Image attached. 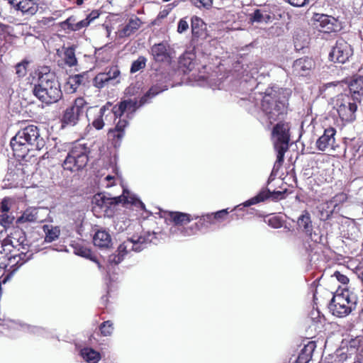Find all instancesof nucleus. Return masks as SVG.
Listing matches in <instances>:
<instances>
[{"label":"nucleus","instance_id":"f257e3e1","mask_svg":"<svg viewBox=\"0 0 363 363\" xmlns=\"http://www.w3.org/2000/svg\"><path fill=\"white\" fill-rule=\"evenodd\" d=\"M257 91L252 93L249 100L255 103V106L260 101V108L270 123L282 118L287 111V98L290 94L289 90L277 87H268L264 92Z\"/></svg>","mask_w":363,"mask_h":363},{"label":"nucleus","instance_id":"f03ea898","mask_svg":"<svg viewBox=\"0 0 363 363\" xmlns=\"http://www.w3.org/2000/svg\"><path fill=\"white\" fill-rule=\"evenodd\" d=\"M10 145L16 156L24 157L30 151L42 150L45 141L37 126L28 125L16 133L11 138Z\"/></svg>","mask_w":363,"mask_h":363},{"label":"nucleus","instance_id":"7ed1b4c3","mask_svg":"<svg viewBox=\"0 0 363 363\" xmlns=\"http://www.w3.org/2000/svg\"><path fill=\"white\" fill-rule=\"evenodd\" d=\"M32 91L37 99L46 104L56 103L62 96L60 83L52 73L41 74Z\"/></svg>","mask_w":363,"mask_h":363},{"label":"nucleus","instance_id":"20e7f679","mask_svg":"<svg viewBox=\"0 0 363 363\" xmlns=\"http://www.w3.org/2000/svg\"><path fill=\"white\" fill-rule=\"evenodd\" d=\"M156 233L147 232L140 235H133L122 242L116 250V253L108 256L109 264H118L131 252H140L147 247L149 243L154 242Z\"/></svg>","mask_w":363,"mask_h":363},{"label":"nucleus","instance_id":"39448f33","mask_svg":"<svg viewBox=\"0 0 363 363\" xmlns=\"http://www.w3.org/2000/svg\"><path fill=\"white\" fill-rule=\"evenodd\" d=\"M168 86L167 84H164L163 83L157 84L153 85L148 91L141 97L139 102L135 100L128 99L120 102L118 105H115L113 107L111 106L114 119L116 120L118 117H122L125 113H126L127 118H132L135 112L139 107L147 103L158 94L167 90Z\"/></svg>","mask_w":363,"mask_h":363},{"label":"nucleus","instance_id":"423d86ee","mask_svg":"<svg viewBox=\"0 0 363 363\" xmlns=\"http://www.w3.org/2000/svg\"><path fill=\"white\" fill-rule=\"evenodd\" d=\"M126 192L124 191L122 196L111 197L104 194L99 193L94 196L92 199V211L97 216H111L114 208L116 205L121 203H133L137 205L138 203L143 208L145 205L140 201L134 199L133 197H128L125 196Z\"/></svg>","mask_w":363,"mask_h":363},{"label":"nucleus","instance_id":"0eeeda50","mask_svg":"<svg viewBox=\"0 0 363 363\" xmlns=\"http://www.w3.org/2000/svg\"><path fill=\"white\" fill-rule=\"evenodd\" d=\"M290 125L289 123L279 122L273 128L272 135L274 140V147L277 152L275 167H279L284 162V154L289 149L290 140Z\"/></svg>","mask_w":363,"mask_h":363},{"label":"nucleus","instance_id":"6e6552de","mask_svg":"<svg viewBox=\"0 0 363 363\" xmlns=\"http://www.w3.org/2000/svg\"><path fill=\"white\" fill-rule=\"evenodd\" d=\"M90 148L86 144L76 143L68 152L63 168L71 172L82 169L89 161Z\"/></svg>","mask_w":363,"mask_h":363},{"label":"nucleus","instance_id":"1a4fd4ad","mask_svg":"<svg viewBox=\"0 0 363 363\" xmlns=\"http://www.w3.org/2000/svg\"><path fill=\"white\" fill-rule=\"evenodd\" d=\"M357 297L348 291L335 294L329 303V308L334 315L345 317L355 309Z\"/></svg>","mask_w":363,"mask_h":363},{"label":"nucleus","instance_id":"9d476101","mask_svg":"<svg viewBox=\"0 0 363 363\" xmlns=\"http://www.w3.org/2000/svg\"><path fill=\"white\" fill-rule=\"evenodd\" d=\"M357 101H351V98L345 94L337 95L333 99V108L336 110L342 121L352 122L355 120V112L357 106Z\"/></svg>","mask_w":363,"mask_h":363},{"label":"nucleus","instance_id":"9b49d317","mask_svg":"<svg viewBox=\"0 0 363 363\" xmlns=\"http://www.w3.org/2000/svg\"><path fill=\"white\" fill-rule=\"evenodd\" d=\"M97 107L88 106L87 102L84 98L76 99L73 104L67 107L64 111L62 122L69 125H74L79 121L84 113L89 110L96 111Z\"/></svg>","mask_w":363,"mask_h":363},{"label":"nucleus","instance_id":"f8f14e48","mask_svg":"<svg viewBox=\"0 0 363 363\" xmlns=\"http://www.w3.org/2000/svg\"><path fill=\"white\" fill-rule=\"evenodd\" d=\"M352 54L351 45L345 40L340 38L330 52L329 59L335 63L344 64L349 60Z\"/></svg>","mask_w":363,"mask_h":363},{"label":"nucleus","instance_id":"ddd939ff","mask_svg":"<svg viewBox=\"0 0 363 363\" xmlns=\"http://www.w3.org/2000/svg\"><path fill=\"white\" fill-rule=\"evenodd\" d=\"M153 60L157 62L169 64L174 57V50L167 42L153 45L150 48Z\"/></svg>","mask_w":363,"mask_h":363},{"label":"nucleus","instance_id":"4468645a","mask_svg":"<svg viewBox=\"0 0 363 363\" xmlns=\"http://www.w3.org/2000/svg\"><path fill=\"white\" fill-rule=\"evenodd\" d=\"M336 130L329 127L324 130L323 134L317 140L316 147L320 151L335 150Z\"/></svg>","mask_w":363,"mask_h":363},{"label":"nucleus","instance_id":"2eb2a0df","mask_svg":"<svg viewBox=\"0 0 363 363\" xmlns=\"http://www.w3.org/2000/svg\"><path fill=\"white\" fill-rule=\"evenodd\" d=\"M315 27L320 32L330 33L337 29V20L332 16L324 14H316L315 16Z\"/></svg>","mask_w":363,"mask_h":363},{"label":"nucleus","instance_id":"dca6fc26","mask_svg":"<svg viewBox=\"0 0 363 363\" xmlns=\"http://www.w3.org/2000/svg\"><path fill=\"white\" fill-rule=\"evenodd\" d=\"M284 193L281 191L271 192L268 189H264L255 196L246 201L242 203L243 206L248 207L265 201L268 198H272L273 200H277L282 198Z\"/></svg>","mask_w":363,"mask_h":363},{"label":"nucleus","instance_id":"f3484780","mask_svg":"<svg viewBox=\"0 0 363 363\" xmlns=\"http://www.w3.org/2000/svg\"><path fill=\"white\" fill-rule=\"evenodd\" d=\"M314 66L313 60L308 57H301L294 61L293 64V72L295 74L307 75L311 68Z\"/></svg>","mask_w":363,"mask_h":363},{"label":"nucleus","instance_id":"a211bd4d","mask_svg":"<svg viewBox=\"0 0 363 363\" xmlns=\"http://www.w3.org/2000/svg\"><path fill=\"white\" fill-rule=\"evenodd\" d=\"M112 104L110 102L106 103L104 106L100 108L98 110L97 116L96 118L92 121V125L96 130H101L104 126V117L106 120L107 118L110 116L111 118L113 116V112L111 110Z\"/></svg>","mask_w":363,"mask_h":363},{"label":"nucleus","instance_id":"6ab92c4d","mask_svg":"<svg viewBox=\"0 0 363 363\" xmlns=\"http://www.w3.org/2000/svg\"><path fill=\"white\" fill-rule=\"evenodd\" d=\"M349 89L352 100L360 101V96L363 95V77L354 76L349 84Z\"/></svg>","mask_w":363,"mask_h":363},{"label":"nucleus","instance_id":"aec40b11","mask_svg":"<svg viewBox=\"0 0 363 363\" xmlns=\"http://www.w3.org/2000/svg\"><path fill=\"white\" fill-rule=\"evenodd\" d=\"M93 242L95 246L101 249H108L112 245L111 237L105 230H98L93 238Z\"/></svg>","mask_w":363,"mask_h":363},{"label":"nucleus","instance_id":"412c9836","mask_svg":"<svg viewBox=\"0 0 363 363\" xmlns=\"http://www.w3.org/2000/svg\"><path fill=\"white\" fill-rule=\"evenodd\" d=\"M118 121L116 122V127L114 129L109 130L108 135L113 139H117L118 141H121L125 135V128L128 125V122L125 118L122 117H118Z\"/></svg>","mask_w":363,"mask_h":363},{"label":"nucleus","instance_id":"4be33fe9","mask_svg":"<svg viewBox=\"0 0 363 363\" xmlns=\"http://www.w3.org/2000/svg\"><path fill=\"white\" fill-rule=\"evenodd\" d=\"M297 225L299 230L311 236L313 225L311 216L308 211H303L302 214L298 217Z\"/></svg>","mask_w":363,"mask_h":363},{"label":"nucleus","instance_id":"5701e85b","mask_svg":"<svg viewBox=\"0 0 363 363\" xmlns=\"http://www.w3.org/2000/svg\"><path fill=\"white\" fill-rule=\"evenodd\" d=\"M274 17L267 11L256 9L253 13L249 15V20L252 23H268L272 22Z\"/></svg>","mask_w":363,"mask_h":363},{"label":"nucleus","instance_id":"b1692460","mask_svg":"<svg viewBox=\"0 0 363 363\" xmlns=\"http://www.w3.org/2000/svg\"><path fill=\"white\" fill-rule=\"evenodd\" d=\"M39 208H27L23 214L18 218L16 222L19 224L25 223H35L40 220L38 216Z\"/></svg>","mask_w":363,"mask_h":363},{"label":"nucleus","instance_id":"393cba45","mask_svg":"<svg viewBox=\"0 0 363 363\" xmlns=\"http://www.w3.org/2000/svg\"><path fill=\"white\" fill-rule=\"evenodd\" d=\"M7 240L13 247L21 246L25 249L26 234L21 229H14L8 236Z\"/></svg>","mask_w":363,"mask_h":363},{"label":"nucleus","instance_id":"a878e982","mask_svg":"<svg viewBox=\"0 0 363 363\" xmlns=\"http://www.w3.org/2000/svg\"><path fill=\"white\" fill-rule=\"evenodd\" d=\"M141 21L135 17L134 18H130L128 23L119 31V35L121 37H128L133 33H134L136 30H138L141 26Z\"/></svg>","mask_w":363,"mask_h":363},{"label":"nucleus","instance_id":"bb28decb","mask_svg":"<svg viewBox=\"0 0 363 363\" xmlns=\"http://www.w3.org/2000/svg\"><path fill=\"white\" fill-rule=\"evenodd\" d=\"M89 25V21L85 19L76 23V19L74 16L69 17L67 20L62 23V26L64 28H65V26H67V29H69L72 31L79 30L85 27H87Z\"/></svg>","mask_w":363,"mask_h":363},{"label":"nucleus","instance_id":"cd10ccee","mask_svg":"<svg viewBox=\"0 0 363 363\" xmlns=\"http://www.w3.org/2000/svg\"><path fill=\"white\" fill-rule=\"evenodd\" d=\"M43 232L45 234V242H52L56 240L60 235V229L58 226L52 225H44L43 226Z\"/></svg>","mask_w":363,"mask_h":363},{"label":"nucleus","instance_id":"c85d7f7f","mask_svg":"<svg viewBox=\"0 0 363 363\" xmlns=\"http://www.w3.org/2000/svg\"><path fill=\"white\" fill-rule=\"evenodd\" d=\"M28 259L29 257L27 256L26 253L21 252V253L11 256L8 259V265L15 271Z\"/></svg>","mask_w":363,"mask_h":363},{"label":"nucleus","instance_id":"c756f323","mask_svg":"<svg viewBox=\"0 0 363 363\" xmlns=\"http://www.w3.org/2000/svg\"><path fill=\"white\" fill-rule=\"evenodd\" d=\"M346 195L344 194H340L335 195L331 200L327 202V208H332L331 210L326 211L325 219H328L330 216L333 214V213L336 211V208L338 207L339 204L342 202H344L346 200Z\"/></svg>","mask_w":363,"mask_h":363},{"label":"nucleus","instance_id":"7c9ffc66","mask_svg":"<svg viewBox=\"0 0 363 363\" xmlns=\"http://www.w3.org/2000/svg\"><path fill=\"white\" fill-rule=\"evenodd\" d=\"M16 9L21 11L23 14L32 16L38 11V6L34 0H24Z\"/></svg>","mask_w":363,"mask_h":363},{"label":"nucleus","instance_id":"2f4dec72","mask_svg":"<svg viewBox=\"0 0 363 363\" xmlns=\"http://www.w3.org/2000/svg\"><path fill=\"white\" fill-rule=\"evenodd\" d=\"M86 82V74L84 73L69 77L67 84L70 86L71 91L74 92L79 85H84Z\"/></svg>","mask_w":363,"mask_h":363},{"label":"nucleus","instance_id":"473e14b6","mask_svg":"<svg viewBox=\"0 0 363 363\" xmlns=\"http://www.w3.org/2000/svg\"><path fill=\"white\" fill-rule=\"evenodd\" d=\"M211 215H206V216H203L202 218H201L199 222L194 223L189 228H181L179 230H181V233H182L183 235L190 236L191 235L196 233V232L201 229V226L203 225V223L207 220L211 219Z\"/></svg>","mask_w":363,"mask_h":363},{"label":"nucleus","instance_id":"72a5a7b5","mask_svg":"<svg viewBox=\"0 0 363 363\" xmlns=\"http://www.w3.org/2000/svg\"><path fill=\"white\" fill-rule=\"evenodd\" d=\"M80 353L82 358L88 363H96L101 359L99 352L89 347L82 349Z\"/></svg>","mask_w":363,"mask_h":363},{"label":"nucleus","instance_id":"f704fd0d","mask_svg":"<svg viewBox=\"0 0 363 363\" xmlns=\"http://www.w3.org/2000/svg\"><path fill=\"white\" fill-rule=\"evenodd\" d=\"M191 33L194 37L199 38L203 35L205 29V23L200 18L193 16L191 20Z\"/></svg>","mask_w":363,"mask_h":363},{"label":"nucleus","instance_id":"c9c22d12","mask_svg":"<svg viewBox=\"0 0 363 363\" xmlns=\"http://www.w3.org/2000/svg\"><path fill=\"white\" fill-rule=\"evenodd\" d=\"M170 218L176 225H184L189 223L192 218L190 214L181 212H170Z\"/></svg>","mask_w":363,"mask_h":363},{"label":"nucleus","instance_id":"e433bc0d","mask_svg":"<svg viewBox=\"0 0 363 363\" xmlns=\"http://www.w3.org/2000/svg\"><path fill=\"white\" fill-rule=\"evenodd\" d=\"M308 40V36L302 30L296 31L294 37V46L296 49L300 50L303 48L307 44Z\"/></svg>","mask_w":363,"mask_h":363},{"label":"nucleus","instance_id":"4c0bfd02","mask_svg":"<svg viewBox=\"0 0 363 363\" xmlns=\"http://www.w3.org/2000/svg\"><path fill=\"white\" fill-rule=\"evenodd\" d=\"M64 60L67 65L72 67L77 65V60L75 56V48L74 47H68L65 48L64 52Z\"/></svg>","mask_w":363,"mask_h":363},{"label":"nucleus","instance_id":"58836bf2","mask_svg":"<svg viewBox=\"0 0 363 363\" xmlns=\"http://www.w3.org/2000/svg\"><path fill=\"white\" fill-rule=\"evenodd\" d=\"M74 254L83 257L89 258L98 264L99 269L101 268L100 263L95 258L91 257V253L89 250L83 247L76 246L74 247Z\"/></svg>","mask_w":363,"mask_h":363},{"label":"nucleus","instance_id":"ea45409f","mask_svg":"<svg viewBox=\"0 0 363 363\" xmlns=\"http://www.w3.org/2000/svg\"><path fill=\"white\" fill-rule=\"evenodd\" d=\"M8 173V180H16L24 174L23 165L17 164L13 169H9Z\"/></svg>","mask_w":363,"mask_h":363},{"label":"nucleus","instance_id":"a19ab883","mask_svg":"<svg viewBox=\"0 0 363 363\" xmlns=\"http://www.w3.org/2000/svg\"><path fill=\"white\" fill-rule=\"evenodd\" d=\"M111 83L106 74L103 72L98 74L94 79V85L99 88H103L106 84Z\"/></svg>","mask_w":363,"mask_h":363},{"label":"nucleus","instance_id":"79ce46f5","mask_svg":"<svg viewBox=\"0 0 363 363\" xmlns=\"http://www.w3.org/2000/svg\"><path fill=\"white\" fill-rule=\"evenodd\" d=\"M147 59L143 56H140L136 60L133 62L130 72L135 73L145 67Z\"/></svg>","mask_w":363,"mask_h":363},{"label":"nucleus","instance_id":"37998d69","mask_svg":"<svg viewBox=\"0 0 363 363\" xmlns=\"http://www.w3.org/2000/svg\"><path fill=\"white\" fill-rule=\"evenodd\" d=\"M29 64V62L26 60H23L22 62L18 63L16 67V74L18 77H23L27 74V67Z\"/></svg>","mask_w":363,"mask_h":363},{"label":"nucleus","instance_id":"c03bdc74","mask_svg":"<svg viewBox=\"0 0 363 363\" xmlns=\"http://www.w3.org/2000/svg\"><path fill=\"white\" fill-rule=\"evenodd\" d=\"M113 323L110 320L104 321L100 326V330L104 336H109L113 332Z\"/></svg>","mask_w":363,"mask_h":363},{"label":"nucleus","instance_id":"a18cd8bd","mask_svg":"<svg viewBox=\"0 0 363 363\" xmlns=\"http://www.w3.org/2000/svg\"><path fill=\"white\" fill-rule=\"evenodd\" d=\"M104 73L107 74L109 82H112V84H115L114 81L120 75V70L118 69V68L117 67H113L107 72H104Z\"/></svg>","mask_w":363,"mask_h":363},{"label":"nucleus","instance_id":"49530a36","mask_svg":"<svg viewBox=\"0 0 363 363\" xmlns=\"http://www.w3.org/2000/svg\"><path fill=\"white\" fill-rule=\"evenodd\" d=\"M191 1L198 8L205 7L208 9L213 4V0H191Z\"/></svg>","mask_w":363,"mask_h":363},{"label":"nucleus","instance_id":"de8ad7c7","mask_svg":"<svg viewBox=\"0 0 363 363\" xmlns=\"http://www.w3.org/2000/svg\"><path fill=\"white\" fill-rule=\"evenodd\" d=\"M14 218L9 215V212L0 213V223L2 225H9L12 223Z\"/></svg>","mask_w":363,"mask_h":363},{"label":"nucleus","instance_id":"09e8293b","mask_svg":"<svg viewBox=\"0 0 363 363\" xmlns=\"http://www.w3.org/2000/svg\"><path fill=\"white\" fill-rule=\"evenodd\" d=\"M189 28V23L186 21V18H182L179 20L177 26V32L179 33H183L186 32Z\"/></svg>","mask_w":363,"mask_h":363},{"label":"nucleus","instance_id":"8fccbe9b","mask_svg":"<svg viewBox=\"0 0 363 363\" xmlns=\"http://www.w3.org/2000/svg\"><path fill=\"white\" fill-rule=\"evenodd\" d=\"M284 1L295 7L303 6L308 2V0H284Z\"/></svg>","mask_w":363,"mask_h":363},{"label":"nucleus","instance_id":"3c124183","mask_svg":"<svg viewBox=\"0 0 363 363\" xmlns=\"http://www.w3.org/2000/svg\"><path fill=\"white\" fill-rule=\"evenodd\" d=\"M333 277H335L338 281H340L341 284H346L349 281V279L347 276L341 274L339 272H335Z\"/></svg>","mask_w":363,"mask_h":363},{"label":"nucleus","instance_id":"603ef678","mask_svg":"<svg viewBox=\"0 0 363 363\" xmlns=\"http://www.w3.org/2000/svg\"><path fill=\"white\" fill-rule=\"evenodd\" d=\"M268 223H269V225H270L271 227H272L274 228H279L281 227V220L276 217H272V218H269L268 220Z\"/></svg>","mask_w":363,"mask_h":363},{"label":"nucleus","instance_id":"864d4df0","mask_svg":"<svg viewBox=\"0 0 363 363\" xmlns=\"http://www.w3.org/2000/svg\"><path fill=\"white\" fill-rule=\"evenodd\" d=\"M9 206L8 205V201L6 199H4L0 203V213H4L9 211Z\"/></svg>","mask_w":363,"mask_h":363},{"label":"nucleus","instance_id":"5fc2aeb1","mask_svg":"<svg viewBox=\"0 0 363 363\" xmlns=\"http://www.w3.org/2000/svg\"><path fill=\"white\" fill-rule=\"evenodd\" d=\"M99 16V13L98 11L94 10L92 11L85 18V20L89 21V23L93 21L94 19L97 18Z\"/></svg>","mask_w":363,"mask_h":363},{"label":"nucleus","instance_id":"6e6d98bb","mask_svg":"<svg viewBox=\"0 0 363 363\" xmlns=\"http://www.w3.org/2000/svg\"><path fill=\"white\" fill-rule=\"evenodd\" d=\"M227 214H228L227 210L224 209V210L216 212L213 216V218H215V219L222 218L224 216H225Z\"/></svg>","mask_w":363,"mask_h":363},{"label":"nucleus","instance_id":"4d7b16f0","mask_svg":"<svg viewBox=\"0 0 363 363\" xmlns=\"http://www.w3.org/2000/svg\"><path fill=\"white\" fill-rule=\"evenodd\" d=\"M24 1V0H18L16 1H13L11 4L15 9H16L19 5H21L22 2Z\"/></svg>","mask_w":363,"mask_h":363},{"label":"nucleus","instance_id":"13d9d810","mask_svg":"<svg viewBox=\"0 0 363 363\" xmlns=\"http://www.w3.org/2000/svg\"><path fill=\"white\" fill-rule=\"evenodd\" d=\"M113 179V177H111V176H109V175L106 177V179L108 180V181L111 180Z\"/></svg>","mask_w":363,"mask_h":363},{"label":"nucleus","instance_id":"bf43d9fd","mask_svg":"<svg viewBox=\"0 0 363 363\" xmlns=\"http://www.w3.org/2000/svg\"><path fill=\"white\" fill-rule=\"evenodd\" d=\"M2 43H3V39H2L1 34L0 33V47L1 46Z\"/></svg>","mask_w":363,"mask_h":363},{"label":"nucleus","instance_id":"052dcab7","mask_svg":"<svg viewBox=\"0 0 363 363\" xmlns=\"http://www.w3.org/2000/svg\"><path fill=\"white\" fill-rule=\"evenodd\" d=\"M82 4V0H77V4Z\"/></svg>","mask_w":363,"mask_h":363},{"label":"nucleus","instance_id":"680f3d73","mask_svg":"<svg viewBox=\"0 0 363 363\" xmlns=\"http://www.w3.org/2000/svg\"><path fill=\"white\" fill-rule=\"evenodd\" d=\"M354 363H363V360L362 361H357V362H354Z\"/></svg>","mask_w":363,"mask_h":363}]
</instances>
